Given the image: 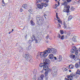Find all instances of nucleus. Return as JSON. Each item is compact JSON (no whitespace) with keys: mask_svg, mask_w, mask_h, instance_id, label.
<instances>
[{"mask_svg":"<svg viewBox=\"0 0 80 80\" xmlns=\"http://www.w3.org/2000/svg\"><path fill=\"white\" fill-rule=\"evenodd\" d=\"M32 42V41H31V40H30L29 41V43H31Z\"/></svg>","mask_w":80,"mask_h":80,"instance_id":"43","label":"nucleus"},{"mask_svg":"<svg viewBox=\"0 0 80 80\" xmlns=\"http://www.w3.org/2000/svg\"><path fill=\"white\" fill-rule=\"evenodd\" d=\"M57 20H58L59 23H62V21L60 20L57 19Z\"/></svg>","mask_w":80,"mask_h":80,"instance_id":"29","label":"nucleus"},{"mask_svg":"<svg viewBox=\"0 0 80 80\" xmlns=\"http://www.w3.org/2000/svg\"><path fill=\"white\" fill-rule=\"evenodd\" d=\"M70 57L71 58H72V59H74L75 58V55H73V54L71 53L70 54Z\"/></svg>","mask_w":80,"mask_h":80,"instance_id":"13","label":"nucleus"},{"mask_svg":"<svg viewBox=\"0 0 80 80\" xmlns=\"http://www.w3.org/2000/svg\"><path fill=\"white\" fill-rule=\"evenodd\" d=\"M68 69L67 68L65 69V71H67Z\"/></svg>","mask_w":80,"mask_h":80,"instance_id":"49","label":"nucleus"},{"mask_svg":"<svg viewBox=\"0 0 80 80\" xmlns=\"http://www.w3.org/2000/svg\"><path fill=\"white\" fill-rule=\"evenodd\" d=\"M44 65V63H41L39 64V67H43Z\"/></svg>","mask_w":80,"mask_h":80,"instance_id":"19","label":"nucleus"},{"mask_svg":"<svg viewBox=\"0 0 80 80\" xmlns=\"http://www.w3.org/2000/svg\"><path fill=\"white\" fill-rule=\"evenodd\" d=\"M71 10H75V8H74V7H72V8H71Z\"/></svg>","mask_w":80,"mask_h":80,"instance_id":"32","label":"nucleus"},{"mask_svg":"<svg viewBox=\"0 0 80 80\" xmlns=\"http://www.w3.org/2000/svg\"><path fill=\"white\" fill-rule=\"evenodd\" d=\"M72 40H73V41H74V42H76L77 41V40H76L75 38L74 37L72 38Z\"/></svg>","mask_w":80,"mask_h":80,"instance_id":"36","label":"nucleus"},{"mask_svg":"<svg viewBox=\"0 0 80 80\" xmlns=\"http://www.w3.org/2000/svg\"><path fill=\"white\" fill-rule=\"evenodd\" d=\"M58 27L59 28H61V26L60 25V23H58Z\"/></svg>","mask_w":80,"mask_h":80,"instance_id":"31","label":"nucleus"},{"mask_svg":"<svg viewBox=\"0 0 80 80\" xmlns=\"http://www.w3.org/2000/svg\"><path fill=\"white\" fill-rule=\"evenodd\" d=\"M74 60H75V61H76L77 60V59H76V58H75L74 59Z\"/></svg>","mask_w":80,"mask_h":80,"instance_id":"52","label":"nucleus"},{"mask_svg":"<svg viewBox=\"0 0 80 80\" xmlns=\"http://www.w3.org/2000/svg\"><path fill=\"white\" fill-rule=\"evenodd\" d=\"M57 60L58 62H60L62 60V57L61 55H59L57 56Z\"/></svg>","mask_w":80,"mask_h":80,"instance_id":"11","label":"nucleus"},{"mask_svg":"<svg viewBox=\"0 0 80 80\" xmlns=\"http://www.w3.org/2000/svg\"><path fill=\"white\" fill-rule=\"evenodd\" d=\"M61 40H63V39H64V36L63 35L62 36L61 38Z\"/></svg>","mask_w":80,"mask_h":80,"instance_id":"38","label":"nucleus"},{"mask_svg":"<svg viewBox=\"0 0 80 80\" xmlns=\"http://www.w3.org/2000/svg\"><path fill=\"white\" fill-rule=\"evenodd\" d=\"M44 77V75H43V74H42L41 76L39 78H41V79H42L43 80V79Z\"/></svg>","mask_w":80,"mask_h":80,"instance_id":"27","label":"nucleus"},{"mask_svg":"<svg viewBox=\"0 0 80 80\" xmlns=\"http://www.w3.org/2000/svg\"><path fill=\"white\" fill-rule=\"evenodd\" d=\"M2 5H5V2H4V1H3V0H2Z\"/></svg>","mask_w":80,"mask_h":80,"instance_id":"30","label":"nucleus"},{"mask_svg":"<svg viewBox=\"0 0 80 80\" xmlns=\"http://www.w3.org/2000/svg\"><path fill=\"white\" fill-rule=\"evenodd\" d=\"M75 67L76 68H78V67H80V65H79L78 63H76L75 64Z\"/></svg>","mask_w":80,"mask_h":80,"instance_id":"17","label":"nucleus"},{"mask_svg":"<svg viewBox=\"0 0 80 80\" xmlns=\"http://www.w3.org/2000/svg\"><path fill=\"white\" fill-rule=\"evenodd\" d=\"M18 50L19 52H23V48L20 47L18 48Z\"/></svg>","mask_w":80,"mask_h":80,"instance_id":"15","label":"nucleus"},{"mask_svg":"<svg viewBox=\"0 0 80 80\" xmlns=\"http://www.w3.org/2000/svg\"><path fill=\"white\" fill-rule=\"evenodd\" d=\"M28 48L29 50H30V49H31V48H30V46H29L28 47Z\"/></svg>","mask_w":80,"mask_h":80,"instance_id":"47","label":"nucleus"},{"mask_svg":"<svg viewBox=\"0 0 80 80\" xmlns=\"http://www.w3.org/2000/svg\"><path fill=\"white\" fill-rule=\"evenodd\" d=\"M53 58H54L55 60H57V58L56 57H54V56H53Z\"/></svg>","mask_w":80,"mask_h":80,"instance_id":"46","label":"nucleus"},{"mask_svg":"<svg viewBox=\"0 0 80 80\" xmlns=\"http://www.w3.org/2000/svg\"><path fill=\"white\" fill-rule=\"evenodd\" d=\"M33 38L31 37V39L32 40V41H34V40H35L36 43H38V40H37V39H33Z\"/></svg>","mask_w":80,"mask_h":80,"instance_id":"18","label":"nucleus"},{"mask_svg":"<svg viewBox=\"0 0 80 80\" xmlns=\"http://www.w3.org/2000/svg\"><path fill=\"white\" fill-rule=\"evenodd\" d=\"M37 7L38 8H39V9H42L43 6L44 7H47V6H48V4L47 2L42 3H41V5L40 4H37Z\"/></svg>","mask_w":80,"mask_h":80,"instance_id":"3","label":"nucleus"},{"mask_svg":"<svg viewBox=\"0 0 80 80\" xmlns=\"http://www.w3.org/2000/svg\"><path fill=\"white\" fill-rule=\"evenodd\" d=\"M73 17L72 15H70L68 17V20L69 21V20H71L72 18H73Z\"/></svg>","mask_w":80,"mask_h":80,"instance_id":"16","label":"nucleus"},{"mask_svg":"<svg viewBox=\"0 0 80 80\" xmlns=\"http://www.w3.org/2000/svg\"><path fill=\"white\" fill-rule=\"evenodd\" d=\"M41 72H43V70H42Z\"/></svg>","mask_w":80,"mask_h":80,"instance_id":"58","label":"nucleus"},{"mask_svg":"<svg viewBox=\"0 0 80 80\" xmlns=\"http://www.w3.org/2000/svg\"><path fill=\"white\" fill-rule=\"evenodd\" d=\"M78 49H77V48L75 46H72V48L71 50V53H74V52H75L76 55H78Z\"/></svg>","mask_w":80,"mask_h":80,"instance_id":"4","label":"nucleus"},{"mask_svg":"<svg viewBox=\"0 0 80 80\" xmlns=\"http://www.w3.org/2000/svg\"><path fill=\"white\" fill-rule=\"evenodd\" d=\"M21 10H22V9L21 8Z\"/></svg>","mask_w":80,"mask_h":80,"instance_id":"64","label":"nucleus"},{"mask_svg":"<svg viewBox=\"0 0 80 80\" xmlns=\"http://www.w3.org/2000/svg\"><path fill=\"white\" fill-rule=\"evenodd\" d=\"M58 38H61V36H60V34H58Z\"/></svg>","mask_w":80,"mask_h":80,"instance_id":"39","label":"nucleus"},{"mask_svg":"<svg viewBox=\"0 0 80 80\" xmlns=\"http://www.w3.org/2000/svg\"><path fill=\"white\" fill-rule=\"evenodd\" d=\"M52 72L53 73H56L57 72V68L56 67H53L52 68Z\"/></svg>","mask_w":80,"mask_h":80,"instance_id":"9","label":"nucleus"},{"mask_svg":"<svg viewBox=\"0 0 80 80\" xmlns=\"http://www.w3.org/2000/svg\"><path fill=\"white\" fill-rule=\"evenodd\" d=\"M55 2H58L57 0H55Z\"/></svg>","mask_w":80,"mask_h":80,"instance_id":"56","label":"nucleus"},{"mask_svg":"<svg viewBox=\"0 0 80 80\" xmlns=\"http://www.w3.org/2000/svg\"><path fill=\"white\" fill-rule=\"evenodd\" d=\"M76 74L80 75V70L79 71V70L78 69L77 71Z\"/></svg>","mask_w":80,"mask_h":80,"instance_id":"25","label":"nucleus"},{"mask_svg":"<svg viewBox=\"0 0 80 80\" xmlns=\"http://www.w3.org/2000/svg\"><path fill=\"white\" fill-rule=\"evenodd\" d=\"M30 22L32 26H34V25H35V23L33 22V21H32V20Z\"/></svg>","mask_w":80,"mask_h":80,"instance_id":"21","label":"nucleus"},{"mask_svg":"<svg viewBox=\"0 0 80 80\" xmlns=\"http://www.w3.org/2000/svg\"><path fill=\"white\" fill-rule=\"evenodd\" d=\"M45 80H48V77H46L45 78Z\"/></svg>","mask_w":80,"mask_h":80,"instance_id":"45","label":"nucleus"},{"mask_svg":"<svg viewBox=\"0 0 80 80\" xmlns=\"http://www.w3.org/2000/svg\"><path fill=\"white\" fill-rule=\"evenodd\" d=\"M63 5L64 6V10H69V9H70V6L68 5V2H64L63 3Z\"/></svg>","mask_w":80,"mask_h":80,"instance_id":"5","label":"nucleus"},{"mask_svg":"<svg viewBox=\"0 0 80 80\" xmlns=\"http://www.w3.org/2000/svg\"><path fill=\"white\" fill-rule=\"evenodd\" d=\"M48 64H44L43 66V70H44L46 71L47 70H48V69H49L48 66Z\"/></svg>","mask_w":80,"mask_h":80,"instance_id":"12","label":"nucleus"},{"mask_svg":"<svg viewBox=\"0 0 80 80\" xmlns=\"http://www.w3.org/2000/svg\"><path fill=\"white\" fill-rule=\"evenodd\" d=\"M73 77H75V75H74V74L73 73H71L70 75L67 76V78H68V79H70V80H72V79L70 78H72Z\"/></svg>","mask_w":80,"mask_h":80,"instance_id":"10","label":"nucleus"},{"mask_svg":"<svg viewBox=\"0 0 80 80\" xmlns=\"http://www.w3.org/2000/svg\"><path fill=\"white\" fill-rule=\"evenodd\" d=\"M46 2H48L49 1L48 0H45Z\"/></svg>","mask_w":80,"mask_h":80,"instance_id":"50","label":"nucleus"},{"mask_svg":"<svg viewBox=\"0 0 80 80\" xmlns=\"http://www.w3.org/2000/svg\"><path fill=\"white\" fill-rule=\"evenodd\" d=\"M47 28H48V26Z\"/></svg>","mask_w":80,"mask_h":80,"instance_id":"63","label":"nucleus"},{"mask_svg":"<svg viewBox=\"0 0 80 80\" xmlns=\"http://www.w3.org/2000/svg\"><path fill=\"white\" fill-rule=\"evenodd\" d=\"M32 79L33 80H36L37 79V77H36V76L35 75L32 78Z\"/></svg>","mask_w":80,"mask_h":80,"instance_id":"24","label":"nucleus"},{"mask_svg":"<svg viewBox=\"0 0 80 80\" xmlns=\"http://www.w3.org/2000/svg\"><path fill=\"white\" fill-rule=\"evenodd\" d=\"M67 2H72V0H67Z\"/></svg>","mask_w":80,"mask_h":80,"instance_id":"41","label":"nucleus"},{"mask_svg":"<svg viewBox=\"0 0 80 80\" xmlns=\"http://www.w3.org/2000/svg\"><path fill=\"white\" fill-rule=\"evenodd\" d=\"M56 18H57V19H59V18L58 16V13L57 12L56 13Z\"/></svg>","mask_w":80,"mask_h":80,"instance_id":"33","label":"nucleus"},{"mask_svg":"<svg viewBox=\"0 0 80 80\" xmlns=\"http://www.w3.org/2000/svg\"><path fill=\"white\" fill-rule=\"evenodd\" d=\"M46 52L47 54V56L48 55V53H55L57 52V49H55L48 48V50H46Z\"/></svg>","mask_w":80,"mask_h":80,"instance_id":"1","label":"nucleus"},{"mask_svg":"<svg viewBox=\"0 0 80 80\" xmlns=\"http://www.w3.org/2000/svg\"><path fill=\"white\" fill-rule=\"evenodd\" d=\"M25 28V27H23V29H24V28Z\"/></svg>","mask_w":80,"mask_h":80,"instance_id":"61","label":"nucleus"},{"mask_svg":"<svg viewBox=\"0 0 80 80\" xmlns=\"http://www.w3.org/2000/svg\"><path fill=\"white\" fill-rule=\"evenodd\" d=\"M43 17L45 18H47L46 17H47V14H44L43 15Z\"/></svg>","mask_w":80,"mask_h":80,"instance_id":"34","label":"nucleus"},{"mask_svg":"<svg viewBox=\"0 0 80 80\" xmlns=\"http://www.w3.org/2000/svg\"><path fill=\"white\" fill-rule=\"evenodd\" d=\"M32 37L33 38H33H34V39H35V38H36L35 37V36H34V35H32Z\"/></svg>","mask_w":80,"mask_h":80,"instance_id":"40","label":"nucleus"},{"mask_svg":"<svg viewBox=\"0 0 80 80\" xmlns=\"http://www.w3.org/2000/svg\"><path fill=\"white\" fill-rule=\"evenodd\" d=\"M64 33L63 31V30H60V33L62 35H63Z\"/></svg>","mask_w":80,"mask_h":80,"instance_id":"28","label":"nucleus"},{"mask_svg":"<svg viewBox=\"0 0 80 80\" xmlns=\"http://www.w3.org/2000/svg\"><path fill=\"white\" fill-rule=\"evenodd\" d=\"M13 31H14L13 29H12V31L11 32H13Z\"/></svg>","mask_w":80,"mask_h":80,"instance_id":"55","label":"nucleus"},{"mask_svg":"<svg viewBox=\"0 0 80 80\" xmlns=\"http://www.w3.org/2000/svg\"><path fill=\"white\" fill-rule=\"evenodd\" d=\"M22 7L26 9V8H27V5L26 4H23L22 5Z\"/></svg>","mask_w":80,"mask_h":80,"instance_id":"20","label":"nucleus"},{"mask_svg":"<svg viewBox=\"0 0 80 80\" xmlns=\"http://www.w3.org/2000/svg\"><path fill=\"white\" fill-rule=\"evenodd\" d=\"M78 63L79 65H80V62H78Z\"/></svg>","mask_w":80,"mask_h":80,"instance_id":"59","label":"nucleus"},{"mask_svg":"<svg viewBox=\"0 0 80 80\" xmlns=\"http://www.w3.org/2000/svg\"><path fill=\"white\" fill-rule=\"evenodd\" d=\"M69 72H72V71H71V70H69Z\"/></svg>","mask_w":80,"mask_h":80,"instance_id":"53","label":"nucleus"},{"mask_svg":"<svg viewBox=\"0 0 80 80\" xmlns=\"http://www.w3.org/2000/svg\"><path fill=\"white\" fill-rule=\"evenodd\" d=\"M46 39H48V38H49V36L48 35L46 37Z\"/></svg>","mask_w":80,"mask_h":80,"instance_id":"42","label":"nucleus"},{"mask_svg":"<svg viewBox=\"0 0 80 80\" xmlns=\"http://www.w3.org/2000/svg\"><path fill=\"white\" fill-rule=\"evenodd\" d=\"M23 11H20V12H22Z\"/></svg>","mask_w":80,"mask_h":80,"instance_id":"60","label":"nucleus"},{"mask_svg":"<svg viewBox=\"0 0 80 80\" xmlns=\"http://www.w3.org/2000/svg\"><path fill=\"white\" fill-rule=\"evenodd\" d=\"M28 12H30V13H31V12H32V11L31 10H28Z\"/></svg>","mask_w":80,"mask_h":80,"instance_id":"48","label":"nucleus"},{"mask_svg":"<svg viewBox=\"0 0 80 80\" xmlns=\"http://www.w3.org/2000/svg\"><path fill=\"white\" fill-rule=\"evenodd\" d=\"M39 56H40L41 58H43V57L45 58V57H47V54L46 53V51H45V52H41L40 53L39 52H38L37 56L38 57Z\"/></svg>","mask_w":80,"mask_h":80,"instance_id":"2","label":"nucleus"},{"mask_svg":"<svg viewBox=\"0 0 80 80\" xmlns=\"http://www.w3.org/2000/svg\"><path fill=\"white\" fill-rule=\"evenodd\" d=\"M65 79L66 80H68V79L67 78H65Z\"/></svg>","mask_w":80,"mask_h":80,"instance_id":"54","label":"nucleus"},{"mask_svg":"<svg viewBox=\"0 0 80 80\" xmlns=\"http://www.w3.org/2000/svg\"><path fill=\"white\" fill-rule=\"evenodd\" d=\"M8 32V34H10V33H11V32Z\"/></svg>","mask_w":80,"mask_h":80,"instance_id":"51","label":"nucleus"},{"mask_svg":"<svg viewBox=\"0 0 80 80\" xmlns=\"http://www.w3.org/2000/svg\"><path fill=\"white\" fill-rule=\"evenodd\" d=\"M72 67V65H69V67L70 68V69H71V68H73V67Z\"/></svg>","mask_w":80,"mask_h":80,"instance_id":"37","label":"nucleus"},{"mask_svg":"<svg viewBox=\"0 0 80 80\" xmlns=\"http://www.w3.org/2000/svg\"><path fill=\"white\" fill-rule=\"evenodd\" d=\"M57 6H58V5L57 4H55V5L53 6V8H54L55 9L57 8Z\"/></svg>","mask_w":80,"mask_h":80,"instance_id":"23","label":"nucleus"},{"mask_svg":"<svg viewBox=\"0 0 80 80\" xmlns=\"http://www.w3.org/2000/svg\"><path fill=\"white\" fill-rule=\"evenodd\" d=\"M25 58L27 61H28V62H30V60H31V58H30V55L28 54H26L25 55Z\"/></svg>","mask_w":80,"mask_h":80,"instance_id":"8","label":"nucleus"},{"mask_svg":"<svg viewBox=\"0 0 80 80\" xmlns=\"http://www.w3.org/2000/svg\"><path fill=\"white\" fill-rule=\"evenodd\" d=\"M79 2H80V0H79Z\"/></svg>","mask_w":80,"mask_h":80,"instance_id":"62","label":"nucleus"},{"mask_svg":"<svg viewBox=\"0 0 80 80\" xmlns=\"http://www.w3.org/2000/svg\"><path fill=\"white\" fill-rule=\"evenodd\" d=\"M42 17H38L37 18V23L39 25H41L42 23Z\"/></svg>","mask_w":80,"mask_h":80,"instance_id":"6","label":"nucleus"},{"mask_svg":"<svg viewBox=\"0 0 80 80\" xmlns=\"http://www.w3.org/2000/svg\"><path fill=\"white\" fill-rule=\"evenodd\" d=\"M38 80H43V79H41V78H38Z\"/></svg>","mask_w":80,"mask_h":80,"instance_id":"44","label":"nucleus"},{"mask_svg":"<svg viewBox=\"0 0 80 80\" xmlns=\"http://www.w3.org/2000/svg\"><path fill=\"white\" fill-rule=\"evenodd\" d=\"M63 24L64 25V28H67V24H66L65 22H64Z\"/></svg>","mask_w":80,"mask_h":80,"instance_id":"22","label":"nucleus"},{"mask_svg":"<svg viewBox=\"0 0 80 80\" xmlns=\"http://www.w3.org/2000/svg\"><path fill=\"white\" fill-rule=\"evenodd\" d=\"M43 63L44 64L48 65L50 63V61L48 59L44 58L43 59Z\"/></svg>","mask_w":80,"mask_h":80,"instance_id":"7","label":"nucleus"},{"mask_svg":"<svg viewBox=\"0 0 80 80\" xmlns=\"http://www.w3.org/2000/svg\"><path fill=\"white\" fill-rule=\"evenodd\" d=\"M42 1V0H37V2H36V3H38V2H40Z\"/></svg>","mask_w":80,"mask_h":80,"instance_id":"35","label":"nucleus"},{"mask_svg":"<svg viewBox=\"0 0 80 80\" xmlns=\"http://www.w3.org/2000/svg\"><path fill=\"white\" fill-rule=\"evenodd\" d=\"M58 5H59V4H60V3L59 2H58Z\"/></svg>","mask_w":80,"mask_h":80,"instance_id":"57","label":"nucleus"},{"mask_svg":"<svg viewBox=\"0 0 80 80\" xmlns=\"http://www.w3.org/2000/svg\"><path fill=\"white\" fill-rule=\"evenodd\" d=\"M53 55L52 54H51L49 55V58L50 59H53Z\"/></svg>","mask_w":80,"mask_h":80,"instance_id":"14","label":"nucleus"},{"mask_svg":"<svg viewBox=\"0 0 80 80\" xmlns=\"http://www.w3.org/2000/svg\"><path fill=\"white\" fill-rule=\"evenodd\" d=\"M63 11L64 12H66L67 13V15H68V14H69V12H70L69 10H65Z\"/></svg>","mask_w":80,"mask_h":80,"instance_id":"26","label":"nucleus"}]
</instances>
